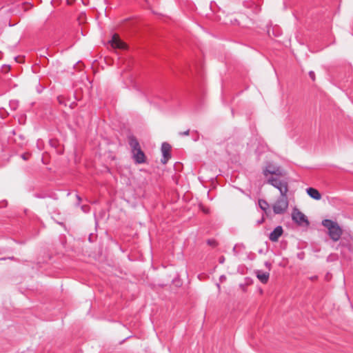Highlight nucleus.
Here are the masks:
<instances>
[{"label":"nucleus","instance_id":"nucleus-14","mask_svg":"<svg viewBox=\"0 0 353 353\" xmlns=\"http://www.w3.org/2000/svg\"><path fill=\"white\" fill-rule=\"evenodd\" d=\"M207 244L210 246H212L213 248H215L217 246L218 243L217 241L214 239H210L207 240Z\"/></svg>","mask_w":353,"mask_h":353},{"label":"nucleus","instance_id":"nucleus-29","mask_svg":"<svg viewBox=\"0 0 353 353\" xmlns=\"http://www.w3.org/2000/svg\"><path fill=\"white\" fill-rule=\"evenodd\" d=\"M223 278H225V276H221V279H223Z\"/></svg>","mask_w":353,"mask_h":353},{"label":"nucleus","instance_id":"nucleus-27","mask_svg":"<svg viewBox=\"0 0 353 353\" xmlns=\"http://www.w3.org/2000/svg\"><path fill=\"white\" fill-rule=\"evenodd\" d=\"M298 256H299V259H303V258H302V256H300V254H299V255H298Z\"/></svg>","mask_w":353,"mask_h":353},{"label":"nucleus","instance_id":"nucleus-16","mask_svg":"<svg viewBox=\"0 0 353 353\" xmlns=\"http://www.w3.org/2000/svg\"><path fill=\"white\" fill-rule=\"evenodd\" d=\"M37 91L38 93H41L43 90V87L39 84L38 79H37Z\"/></svg>","mask_w":353,"mask_h":353},{"label":"nucleus","instance_id":"nucleus-7","mask_svg":"<svg viewBox=\"0 0 353 353\" xmlns=\"http://www.w3.org/2000/svg\"><path fill=\"white\" fill-rule=\"evenodd\" d=\"M109 43L114 48L124 49L125 48V43L120 39L117 34L112 36L111 40L109 41Z\"/></svg>","mask_w":353,"mask_h":353},{"label":"nucleus","instance_id":"nucleus-6","mask_svg":"<svg viewBox=\"0 0 353 353\" xmlns=\"http://www.w3.org/2000/svg\"><path fill=\"white\" fill-rule=\"evenodd\" d=\"M132 158L137 164H141L145 162V155L141 148L137 149L132 152Z\"/></svg>","mask_w":353,"mask_h":353},{"label":"nucleus","instance_id":"nucleus-28","mask_svg":"<svg viewBox=\"0 0 353 353\" xmlns=\"http://www.w3.org/2000/svg\"><path fill=\"white\" fill-rule=\"evenodd\" d=\"M298 256H299V259H303V258H302V256H300V254H299V255H298Z\"/></svg>","mask_w":353,"mask_h":353},{"label":"nucleus","instance_id":"nucleus-1","mask_svg":"<svg viewBox=\"0 0 353 353\" xmlns=\"http://www.w3.org/2000/svg\"><path fill=\"white\" fill-rule=\"evenodd\" d=\"M322 225L327 229V234L333 241L336 242L340 239L343 230L337 222L326 219L322 221Z\"/></svg>","mask_w":353,"mask_h":353},{"label":"nucleus","instance_id":"nucleus-10","mask_svg":"<svg viewBox=\"0 0 353 353\" xmlns=\"http://www.w3.org/2000/svg\"><path fill=\"white\" fill-rule=\"evenodd\" d=\"M307 194L314 200H320L321 199V194L318 190L314 188H307L306 189Z\"/></svg>","mask_w":353,"mask_h":353},{"label":"nucleus","instance_id":"nucleus-18","mask_svg":"<svg viewBox=\"0 0 353 353\" xmlns=\"http://www.w3.org/2000/svg\"><path fill=\"white\" fill-rule=\"evenodd\" d=\"M190 133V130L188 129L187 130L184 131V132H179V134L181 137H183V136H188Z\"/></svg>","mask_w":353,"mask_h":353},{"label":"nucleus","instance_id":"nucleus-22","mask_svg":"<svg viewBox=\"0 0 353 353\" xmlns=\"http://www.w3.org/2000/svg\"><path fill=\"white\" fill-rule=\"evenodd\" d=\"M145 3L148 4V5H151L157 1H158V0H145Z\"/></svg>","mask_w":353,"mask_h":353},{"label":"nucleus","instance_id":"nucleus-9","mask_svg":"<svg viewBox=\"0 0 353 353\" xmlns=\"http://www.w3.org/2000/svg\"><path fill=\"white\" fill-rule=\"evenodd\" d=\"M254 274H255L256 278L263 284H266L268 282L269 277H270L269 272H263L262 270H256L254 271Z\"/></svg>","mask_w":353,"mask_h":353},{"label":"nucleus","instance_id":"nucleus-20","mask_svg":"<svg viewBox=\"0 0 353 353\" xmlns=\"http://www.w3.org/2000/svg\"><path fill=\"white\" fill-rule=\"evenodd\" d=\"M309 76H310V77L311 78V79H312V81H314V80H315V73H314V72H313V71H310V72H309Z\"/></svg>","mask_w":353,"mask_h":353},{"label":"nucleus","instance_id":"nucleus-4","mask_svg":"<svg viewBox=\"0 0 353 353\" xmlns=\"http://www.w3.org/2000/svg\"><path fill=\"white\" fill-rule=\"evenodd\" d=\"M292 219L299 225L308 226L310 225L307 216L296 208L292 210Z\"/></svg>","mask_w":353,"mask_h":353},{"label":"nucleus","instance_id":"nucleus-19","mask_svg":"<svg viewBox=\"0 0 353 353\" xmlns=\"http://www.w3.org/2000/svg\"><path fill=\"white\" fill-rule=\"evenodd\" d=\"M76 198H77V200L76 205L77 206H80L81 205V196L79 194L76 195Z\"/></svg>","mask_w":353,"mask_h":353},{"label":"nucleus","instance_id":"nucleus-12","mask_svg":"<svg viewBox=\"0 0 353 353\" xmlns=\"http://www.w3.org/2000/svg\"><path fill=\"white\" fill-rule=\"evenodd\" d=\"M258 203H259V205L260 208L265 212H267V210L269 208L268 203L265 200L262 199H259Z\"/></svg>","mask_w":353,"mask_h":353},{"label":"nucleus","instance_id":"nucleus-17","mask_svg":"<svg viewBox=\"0 0 353 353\" xmlns=\"http://www.w3.org/2000/svg\"><path fill=\"white\" fill-rule=\"evenodd\" d=\"M264 265H265V266L266 267V268L268 269V272H270V270H271V268H272V264H271V263H270L269 261H265V262L264 263Z\"/></svg>","mask_w":353,"mask_h":353},{"label":"nucleus","instance_id":"nucleus-2","mask_svg":"<svg viewBox=\"0 0 353 353\" xmlns=\"http://www.w3.org/2000/svg\"><path fill=\"white\" fill-rule=\"evenodd\" d=\"M289 202L286 196L279 197L272 205V210L275 214H283L286 212Z\"/></svg>","mask_w":353,"mask_h":353},{"label":"nucleus","instance_id":"nucleus-13","mask_svg":"<svg viewBox=\"0 0 353 353\" xmlns=\"http://www.w3.org/2000/svg\"><path fill=\"white\" fill-rule=\"evenodd\" d=\"M263 174L266 176L268 174H275V175H280V173H279V168L270 170L268 168H265V169L263 171Z\"/></svg>","mask_w":353,"mask_h":353},{"label":"nucleus","instance_id":"nucleus-25","mask_svg":"<svg viewBox=\"0 0 353 353\" xmlns=\"http://www.w3.org/2000/svg\"><path fill=\"white\" fill-rule=\"evenodd\" d=\"M264 219L262 218L261 220L258 221V223H262L263 222Z\"/></svg>","mask_w":353,"mask_h":353},{"label":"nucleus","instance_id":"nucleus-3","mask_svg":"<svg viewBox=\"0 0 353 353\" xmlns=\"http://www.w3.org/2000/svg\"><path fill=\"white\" fill-rule=\"evenodd\" d=\"M268 183L279 190L281 196L287 195L288 191V183L287 181L271 176L268 179Z\"/></svg>","mask_w":353,"mask_h":353},{"label":"nucleus","instance_id":"nucleus-30","mask_svg":"<svg viewBox=\"0 0 353 353\" xmlns=\"http://www.w3.org/2000/svg\"><path fill=\"white\" fill-rule=\"evenodd\" d=\"M223 278H225V276H221V279H223Z\"/></svg>","mask_w":353,"mask_h":353},{"label":"nucleus","instance_id":"nucleus-31","mask_svg":"<svg viewBox=\"0 0 353 353\" xmlns=\"http://www.w3.org/2000/svg\"><path fill=\"white\" fill-rule=\"evenodd\" d=\"M59 224L61 225H63V223H59Z\"/></svg>","mask_w":353,"mask_h":353},{"label":"nucleus","instance_id":"nucleus-11","mask_svg":"<svg viewBox=\"0 0 353 353\" xmlns=\"http://www.w3.org/2000/svg\"><path fill=\"white\" fill-rule=\"evenodd\" d=\"M128 143L132 149V152L141 148L137 139L133 135L128 137Z\"/></svg>","mask_w":353,"mask_h":353},{"label":"nucleus","instance_id":"nucleus-5","mask_svg":"<svg viewBox=\"0 0 353 353\" xmlns=\"http://www.w3.org/2000/svg\"><path fill=\"white\" fill-rule=\"evenodd\" d=\"M171 145L167 143L163 142L161 144V150L162 152V157L161 159V162L163 164H166L168 160L172 157L171 154Z\"/></svg>","mask_w":353,"mask_h":353},{"label":"nucleus","instance_id":"nucleus-8","mask_svg":"<svg viewBox=\"0 0 353 353\" xmlns=\"http://www.w3.org/2000/svg\"><path fill=\"white\" fill-rule=\"evenodd\" d=\"M283 230L282 226H276L273 231H272L269 235V239L272 242L278 241L279 237L283 234Z\"/></svg>","mask_w":353,"mask_h":353},{"label":"nucleus","instance_id":"nucleus-15","mask_svg":"<svg viewBox=\"0 0 353 353\" xmlns=\"http://www.w3.org/2000/svg\"><path fill=\"white\" fill-rule=\"evenodd\" d=\"M33 7V5L28 2H23V12L28 11Z\"/></svg>","mask_w":353,"mask_h":353},{"label":"nucleus","instance_id":"nucleus-21","mask_svg":"<svg viewBox=\"0 0 353 353\" xmlns=\"http://www.w3.org/2000/svg\"><path fill=\"white\" fill-rule=\"evenodd\" d=\"M81 210H83V212H87L88 209H89V206L88 205H81Z\"/></svg>","mask_w":353,"mask_h":353},{"label":"nucleus","instance_id":"nucleus-24","mask_svg":"<svg viewBox=\"0 0 353 353\" xmlns=\"http://www.w3.org/2000/svg\"><path fill=\"white\" fill-rule=\"evenodd\" d=\"M74 0H67L68 4H72Z\"/></svg>","mask_w":353,"mask_h":353},{"label":"nucleus","instance_id":"nucleus-26","mask_svg":"<svg viewBox=\"0 0 353 353\" xmlns=\"http://www.w3.org/2000/svg\"><path fill=\"white\" fill-rule=\"evenodd\" d=\"M23 160H26V159H27V157H26V154H23Z\"/></svg>","mask_w":353,"mask_h":353},{"label":"nucleus","instance_id":"nucleus-23","mask_svg":"<svg viewBox=\"0 0 353 353\" xmlns=\"http://www.w3.org/2000/svg\"><path fill=\"white\" fill-rule=\"evenodd\" d=\"M340 245H343V246H345V244H341L340 243ZM345 246H347L348 247V249L350 250H351V245H345Z\"/></svg>","mask_w":353,"mask_h":353}]
</instances>
